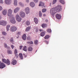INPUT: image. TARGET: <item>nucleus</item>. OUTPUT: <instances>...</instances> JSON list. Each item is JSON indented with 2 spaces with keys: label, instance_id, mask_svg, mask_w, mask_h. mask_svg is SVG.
I'll list each match as a JSON object with an SVG mask.
<instances>
[{
  "label": "nucleus",
  "instance_id": "a211bd4d",
  "mask_svg": "<svg viewBox=\"0 0 78 78\" xmlns=\"http://www.w3.org/2000/svg\"><path fill=\"white\" fill-rule=\"evenodd\" d=\"M22 38L23 40H26L27 38L26 35L25 34H24Z\"/></svg>",
  "mask_w": 78,
  "mask_h": 78
},
{
  "label": "nucleus",
  "instance_id": "e433bc0d",
  "mask_svg": "<svg viewBox=\"0 0 78 78\" xmlns=\"http://www.w3.org/2000/svg\"><path fill=\"white\" fill-rule=\"evenodd\" d=\"M57 2V0H53V2H52V4H55Z\"/></svg>",
  "mask_w": 78,
  "mask_h": 78
},
{
  "label": "nucleus",
  "instance_id": "bb28decb",
  "mask_svg": "<svg viewBox=\"0 0 78 78\" xmlns=\"http://www.w3.org/2000/svg\"><path fill=\"white\" fill-rule=\"evenodd\" d=\"M7 53L8 54H11L12 53V51L10 50H8L7 51Z\"/></svg>",
  "mask_w": 78,
  "mask_h": 78
},
{
  "label": "nucleus",
  "instance_id": "8fccbe9b",
  "mask_svg": "<svg viewBox=\"0 0 78 78\" xmlns=\"http://www.w3.org/2000/svg\"><path fill=\"white\" fill-rule=\"evenodd\" d=\"M19 4H20V5L21 6H23L21 2H20Z\"/></svg>",
  "mask_w": 78,
  "mask_h": 78
},
{
  "label": "nucleus",
  "instance_id": "a19ab883",
  "mask_svg": "<svg viewBox=\"0 0 78 78\" xmlns=\"http://www.w3.org/2000/svg\"><path fill=\"white\" fill-rule=\"evenodd\" d=\"M27 44H33V42L32 41H30L28 42H27Z\"/></svg>",
  "mask_w": 78,
  "mask_h": 78
},
{
  "label": "nucleus",
  "instance_id": "5701e85b",
  "mask_svg": "<svg viewBox=\"0 0 78 78\" xmlns=\"http://www.w3.org/2000/svg\"><path fill=\"white\" fill-rule=\"evenodd\" d=\"M45 34V32H42L41 33V34L40 35H41V37H44Z\"/></svg>",
  "mask_w": 78,
  "mask_h": 78
},
{
  "label": "nucleus",
  "instance_id": "423d86ee",
  "mask_svg": "<svg viewBox=\"0 0 78 78\" xmlns=\"http://www.w3.org/2000/svg\"><path fill=\"white\" fill-rule=\"evenodd\" d=\"M56 18L58 20H60L61 18V16L60 14H57L55 15Z\"/></svg>",
  "mask_w": 78,
  "mask_h": 78
},
{
  "label": "nucleus",
  "instance_id": "6e6d98bb",
  "mask_svg": "<svg viewBox=\"0 0 78 78\" xmlns=\"http://www.w3.org/2000/svg\"><path fill=\"white\" fill-rule=\"evenodd\" d=\"M43 31V30H42V29H40V31L41 32V31Z\"/></svg>",
  "mask_w": 78,
  "mask_h": 78
},
{
  "label": "nucleus",
  "instance_id": "2f4dec72",
  "mask_svg": "<svg viewBox=\"0 0 78 78\" xmlns=\"http://www.w3.org/2000/svg\"><path fill=\"white\" fill-rule=\"evenodd\" d=\"M30 29V27H28L27 29H26V31H28Z\"/></svg>",
  "mask_w": 78,
  "mask_h": 78
},
{
  "label": "nucleus",
  "instance_id": "c85d7f7f",
  "mask_svg": "<svg viewBox=\"0 0 78 78\" xmlns=\"http://www.w3.org/2000/svg\"><path fill=\"white\" fill-rule=\"evenodd\" d=\"M17 53H18L17 50L16 49H15L14 51V53L16 56V55H17Z\"/></svg>",
  "mask_w": 78,
  "mask_h": 78
},
{
  "label": "nucleus",
  "instance_id": "2eb2a0df",
  "mask_svg": "<svg viewBox=\"0 0 78 78\" xmlns=\"http://www.w3.org/2000/svg\"><path fill=\"white\" fill-rule=\"evenodd\" d=\"M44 5V3L42 2H40V4H39V6H43Z\"/></svg>",
  "mask_w": 78,
  "mask_h": 78
},
{
  "label": "nucleus",
  "instance_id": "f3484780",
  "mask_svg": "<svg viewBox=\"0 0 78 78\" xmlns=\"http://www.w3.org/2000/svg\"><path fill=\"white\" fill-rule=\"evenodd\" d=\"M10 0H6L5 1V3L6 4H9L10 3Z\"/></svg>",
  "mask_w": 78,
  "mask_h": 78
},
{
  "label": "nucleus",
  "instance_id": "1a4fd4ad",
  "mask_svg": "<svg viewBox=\"0 0 78 78\" xmlns=\"http://www.w3.org/2000/svg\"><path fill=\"white\" fill-rule=\"evenodd\" d=\"M29 10L30 9L29 7H27L26 8V9H25V11L27 14H28L30 13Z\"/></svg>",
  "mask_w": 78,
  "mask_h": 78
},
{
  "label": "nucleus",
  "instance_id": "c756f323",
  "mask_svg": "<svg viewBox=\"0 0 78 78\" xmlns=\"http://www.w3.org/2000/svg\"><path fill=\"white\" fill-rule=\"evenodd\" d=\"M10 27V25H7L6 27V29L7 31H8L9 30V28Z\"/></svg>",
  "mask_w": 78,
  "mask_h": 78
},
{
  "label": "nucleus",
  "instance_id": "5fc2aeb1",
  "mask_svg": "<svg viewBox=\"0 0 78 78\" xmlns=\"http://www.w3.org/2000/svg\"><path fill=\"white\" fill-rule=\"evenodd\" d=\"M26 2L27 3H28L29 2V0H26Z\"/></svg>",
  "mask_w": 78,
  "mask_h": 78
},
{
  "label": "nucleus",
  "instance_id": "49530a36",
  "mask_svg": "<svg viewBox=\"0 0 78 78\" xmlns=\"http://www.w3.org/2000/svg\"><path fill=\"white\" fill-rule=\"evenodd\" d=\"M0 3L2 4L3 3L2 0H0Z\"/></svg>",
  "mask_w": 78,
  "mask_h": 78
},
{
  "label": "nucleus",
  "instance_id": "58836bf2",
  "mask_svg": "<svg viewBox=\"0 0 78 78\" xmlns=\"http://www.w3.org/2000/svg\"><path fill=\"white\" fill-rule=\"evenodd\" d=\"M26 24L27 25H28V26L30 25V22H29V21H27L26 22Z\"/></svg>",
  "mask_w": 78,
  "mask_h": 78
},
{
  "label": "nucleus",
  "instance_id": "c9c22d12",
  "mask_svg": "<svg viewBox=\"0 0 78 78\" xmlns=\"http://www.w3.org/2000/svg\"><path fill=\"white\" fill-rule=\"evenodd\" d=\"M42 15V13L41 11L39 12V16H40V17H41Z\"/></svg>",
  "mask_w": 78,
  "mask_h": 78
},
{
  "label": "nucleus",
  "instance_id": "79ce46f5",
  "mask_svg": "<svg viewBox=\"0 0 78 78\" xmlns=\"http://www.w3.org/2000/svg\"><path fill=\"white\" fill-rule=\"evenodd\" d=\"M27 40L30 41V38L29 36H28V37H27Z\"/></svg>",
  "mask_w": 78,
  "mask_h": 78
},
{
  "label": "nucleus",
  "instance_id": "cd10ccee",
  "mask_svg": "<svg viewBox=\"0 0 78 78\" xmlns=\"http://www.w3.org/2000/svg\"><path fill=\"white\" fill-rule=\"evenodd\" d=\"M14 4L16 6L17 5V0H14Z\"/></svg>",
  "mask_w": 78,
  "mask_h": 78
},
{
  "label": "nucleus",
  "instance_id": "393cba45",
  "mask_svg": "<svg viewBox=\"0 0 78 78\" xmlns=\"http://www.w3.org/2000/svg\"><path fill=\"white\" fill-rule=\"evenodd\" d=\"M27 47L26 46H25L23 47V50L27 51Z\"/></svg>",
  "mask_w": 78,
  "mask_h": 78
},
{
  "label": "nucleus",
  "instance_id": "f8f14e48",
  "mask_svg": "<svg viewBox=\"0 0 78 78\" xmlns=\"http://www.w3.org/2000/svg\"><path fill=\"white\" fill-rule=\"evenodd\" d=\"M34 22L35 23V24H37L38 22V20L36 18H34Z\"/></svg>",
  "mask_w": 78,
  "mask_h": 78
},
{
  "label": "nucleus",
  "instance_id": "a18cd8bd",
  "mask_svg": "<svg viewBox=\"0 0 78 78\" xmlns=\"http://www.w3.org/2000/svg\"><path fill=\"white\" fill-rule=\"evenodd\" d=\"M20 34H21V32H17V34L18 35H20Z\"/></svg>",
  "mask_w": 78,
  "mask_h": 78
},
{
  "label": "nucleus",
  "instance_id": "052dcab7",
  "mask_svg": "<svg viewBox=\"0 0 78 78\" xmlns=\"http://www.w3.org/2000/svg\"><path fill=\"white\" fill-rule=\"evenodd\" d=\"M23 55H24V56H25V57H26V56L25 55V54H23Z\"/></svg>",
  "mask_w": 78,
  "mask_h": 78
},
{
  "label": "nucleus",
  "instance_id": "4c0bfd02",
  "mask_svg": "<svg viewBox=\"0 0 78 78\" xmlns=\"http://www.w3.org/2000/svg\"><path fill=\"white\" fill-rule=\"evenodd\" d=\"M38 41L37 40H36L35 41H34V43H35V44H38Z\"/></svg>",
  "mask_w": 78,
  "mask_h": 78
},
{
  "label": "nucleus",
  "instance_id": "dca6fc26",
  "mask_svg": "<svg viewBox=\"0 0 78 78\" xmlns=\"http://www.w3.org/2000/svg\"><path fill=\"white\" fill-rule=\"evenodd\" d=\"M30 6L32 7H34L35 6V4L34 2H31L30 4Z\"/></svg>",
  "mask_w": 78,
  "mask_h": 78
},
{
  "label": "nucleus",
  "instance_id": "6ab92c4d",
  "mask_svg": "<svg viewBox=\"0 0 78 78\" xmlns=\"http://www.w3.org/2000/svg\"><path fill=\"white\" fill-rule=\"evenodd\" d=\"M16 63L17 61L16 60H14L12 62L11 64H13V65H15L16 64Z\"/></svg>",
  "mask_w": 78,
  "mask_h": 78
},
{
  "label": "nucleus",
  "instance_id": "13d9d810",
  "mask_svg": "<svg viewBox=\"0 0 78 78\" xmlns=\"http://www.w3.org/2000/svg\"><path fill=\"white\" fill-rule=\"evenodd\" d=\"M46 44H48V42H46Z\"/></svg>",
  "mask_w": 78,
  "mask_h": 78
},
{
  "label": "nucleus",
  "instance_id": "412c9836",
  "mask_svg": "<svg viewBox=\"0 0 78 78\" xmlns=\"http://www.w3.org/2000/svg\"><path fill=\"white\" fill-rule=\"evenodd\" d=\"M19 57L21 59H23V55L22 53H20Z\"/></svg>",
  "mask_w": 78,
  "mask_h": 78
},
{
  "label": "nucleus",
  "instance_id": "bf43d9fd",
  "mask_svg": "<svg viewBox=\"0 0 78 78\" xmlns=\"http://www.w3.org/2000/svg\"><path fill=\"white\" fill-rule=\"evenodd\" d=\"M45 21L46 22H48V20H46Z\"/></svg>",
  "mask_w": 78,
  "mask_h": 78
},
{
  "label": "nucleus",
  "instance_id": "e2e57ef3",
  "mask_svg": "<svg viewBox=\"0 0 78 78\" xmlns=\"http://www.w3.org/2000/svg\"><path fill=\"white\" fill-rule=\"evenodd\" d=\"M48 0H45V1H47Z\"/></svg>",
  "mask_w": 78,
  "mask_h": 78
},
{
  "label": "nucleus",
  "instance_id": "20e7f679",
  "mask_svg": "<svg viewBox=\"0 0 78 78\" xmlns=\"http://www.w3.org/2000/svg\"><path fill=\"white\" fill-rule=\"evenodd\" d=\"M5 66V65L3 63L1 62L0 61V68L3 69Z\"/></svg>",
  "mask_w": 78,
  "mask_h": 78
},
{
  "label": "nucleus",
  "instance_id": "603ef678",
  "mask_svg": "<svg viewBox=\"0 0 78 78\" xmlns=\"http://www.w3.org/2000/svg\"><path fill=\"white\" fill-rule=\"evenodd\" d=\"M2 10V7L1 6H0V11Z\"/></svg>",
  "mask_w": 78,
  "mask_h": 78
},
{
  "label": "nucleus",
  "instance_id": "f704fd0d",
  "mask_svg": "<svg viewBox=\"0 0 78 78\" xmlns=\"http://www.w3.org/2000/svg\"><path fill=\"white\" fill-rule=\"evenodd\" d=\"M46 11V9H42V12H45Z\"/></svg>",
  "mask_w": 78,
  "mask_h": 78
},
{
  "label": "nucleus",
  "instance_id": "9d476101",
  "mask_svg": "<svg viewBox=\"0 0 78 78\" xmlns=\"http://www.w3.org/2000/svg\"><path fill=\"white\" fill-rule=\"evenodd\" d=\"M41 26L43 28H44L47 27V25L45 23H42L41 25Z\"/></svg>",
  "mask_w": 78,
  "mask_h": 78
},
{
  "label": "nucleus",
  "instance_id": "c03bdc74",
  "mask_svg": "<svg viewBox=\"0 0 78 78\" xmlns=\"http://www.w3.org/2000/svg\"><path fill=\"white\" fill-rule=\"evenodd\" d=\"M2 34L4 35L6 34V33L5 32H2Z\"/></svg>",
  "mask_w": 78,
  "mask_h": 78
},
{
  "label": "nucleus",
  "instance_id": "a878e982",
  "mask_svg": "<svg viewBox=\"0 0 78 78\" xmlns=\"http://www.w3.org/2000/svg\"><path fill=\"white\" fill-rule=\"evenodd\" d=\"M47 31L48 33H50L51 32V29H48L47 30Z\"/></svg>",
  "mask_w": 78,
  "mask_h": 78
},
{
  "label": "nucleus",
  "instance_id": "4468645a",
  "mask_svg": "<svg viewBox=\"0 0 78 78\" xmlns=\"http://www.w3.org/2000/svg\"><path fill=\"white\" fill-rule=\"evenodd\" d=\"M5 63H6L8 65H9L10 64V62L9 59H7L5 62Z\"/></svg>",
  "mask_w": 78,
  "mask_h": 78
},
{
  "label": "nucleus",
  "instance_id": "9b49d317",
  "mask_svg": "<svg viewBox=\"0 0 78 78\" xmlns=\"http://www.w3.org/2000/svg\"><path fill=\"white\" fill-rule=\"evenodd\" d=\"M20 8H19L17 7L16 8L14 11V13H16L18 12Z\"/></svg>",
  "mask_w": 78,
  "mask_h": 78
},
{
  "label": "nucleus",
  "instance_id": "de8ad7c7",
  "mask_svg": "<svg viewBox=\"0 0 78 78\" xmlns=\"http://www.w3.org/2000/svg\"><path fill=\"white\" fill-rule=\"evenodd\" d=\"M34 2L35 3H37L38 2V0H34Z\"/></svg>",
  "mask_w": 78,
  "mask_h": 78
},
{
  "label": "nucleus",
  "instance_id": "b1692460",
  "mask_svg": "<svg viewBox=\"0 0 78 78\" xmlns=\"http://www.w3.org/2000/svg\"><path fill=\"white\" fill-rule=\"evenodd\" d=\"M59 1L62 4H65V2L64 0H59Z\"/></svg>",
  "mask_w": 78,
  "mask_h": 78
},
{
  "label": "nucleus",
  "instance_id": "6e6552de",
  "mask_svg": "<svg viewBox=\"0 0 78 78\" xmlns=\"http://www.w3.org/2000/svg\"><path fill=\"white\" fill-rule=\"evenodd\" d=\"M20 15L22 18H24L25 16V14L24 12H21L20 13Z\"/></svg>",
  "mask_w": 78,
  "mask_h": 78
},
{
  "label": "nucleus",
  "instance_id": "ea45409f",
  "mask_svg": "<svg viewBox=\"0 0 78 78\" xmlns=\"http://www.w3.org/2000/svg\"><path fill=\"white\" fill-rule=\"evenodd\" d=\"M2 62H3L5 63L7 60H6V59H2Z\"/></svg>",
  "mask_w": 78,
  "mask_h": 78
},
{
  "label": "nucleus",
  "instance_id": "09e8293b",
  "mask_svg": "<svg viewBox=\"0 0 78 78\" xmlns=\"http://www.w3.org/2000/svg\"><path fill=\"white\" fill-rule=\"evenodd\" d=\"M4 46L5 48H7V45L5 43L4 44Z\"/></svg>",
  "mask_w": 78,
  "mask_h": 78
},
{
  "label": "nucleus",
  "instance_id": "f257e3e1",
  "mask_svg": "<svg viewBox=\"0 0 78 78\" xmlns=\"http://www.w3.org/2000/svg\"><path fill=\"white\" fill-rule=\"evenodd\" d=\"M62 10V6L60 5H58L55 8L51 9L50 10V13L51 15H53L56 12H59Z\"/></svg>",
  "mask_w": 78,
  "mask_h": 78
},
{
  "label": "nucleus",
  "instance_id": "680f3d73",
  "mask_svg": "<svg viewBox=\"0 0 78 78\" xmlns=\"http://www.w3.org/2000/svg\"><path fill=\"white\" fill-rule=\"evenodd\" d=\"M19 37H19V36H18V37H17V38H19Z\"/></svg>",
  "mask_w": 78,
  "mask_h": 78
},
{
  "label": "nucleus",
  "instance_id": "864d4df0",
  "mask_svg": "<svg viewBox=\"0 0 78 78\" xmlns=\"http://www.w3.org/2000/svg\"><path fill=\"white\" fill-rule=\"evenodd\" d=\"M23 46H20V50H21V49H22V48H23Z\"/></svg>",
  "mask_w": 78,
  "mask_h": 78
},
{
  "label": "nucleus",
  "instance_id": "ddd939ff",
  "mask_svg": "<svg viewBox=\"0 0 78 78\" xmlns=\"http://www.w3.org/2000/svg\"><path fill=\"white\" fill-rule=\"evenodd\" d=\"M7 13V11L6 10H3L2 11V14L4 15H5Z\"/></svg>",
  "mask_w": 78,
  "mask_h": 78
},
{
  "label": "nucleus",
  "instance_id": "f03ea898",
  "mask_svg": "<svg viewBox=\"0 0 78 78\" xmlns=\"http://www.w3.org/2000/svg\"><path fill=\"white\" fill-rule=\"evenodd\" d=\"M16 18L18 22H20L22 20V18L18 14L16 15Z\"/></svg>",
  "mask_w": 78,
  "mask_h": 78
},
{
  "label": "nucleus",
  "instance_id": "37998d69",
  "mask_svg": "<svg viewBox=\"0 0 78 78\" xmlns=\"http://www.w3.org/2000/svg\"><path fill=\"white\" fill-rule=\"evenodd\" d=\"M10 41L11 42H13V38H11V39L10 40Z\"/></svg>",
  "mask_w": 78,
  "mask_h": 78
},
{
  "label": "nucleus",
  "instance_id": "72a5a7b5",
  "mask_svg": "<svg viewBox=\"0 0 78 78\" xmlns=\"http://www.w3.org/2000/svg\"><path fill=\"white\" fill-rule=\"evenodd\" d=\"M4 22L3 23V26H6L7 24V22L6 21H4Z\"/></svg>",
  "mask_w": 78,
  "mask_h": 78
},
{
  "label": "nucleus",
  "instance_id": "3c124183",
  "mask_svg": "<svg viewBox=\"0 0 78 78\" xmlns=\"http://www.w3.org/2000/svg\"><path fill=\"white\" fill-rule=\"evenodd\" d=\"M11 47L12 49H13L14 48V46H13V45H12L11 46Z\"/></svg>",
  "mask_w": 78,
  "mask_h": 78
},
{
  "label": "nucleus",
  "instance_id": "473e14b6",
  "mask_svg": "<svg viewBox=\"0 0 78 78\" xmlns=\"http://www.w3.org/2000/svg\"><path fill=\"white\" fill-rule=\"evenodd\" d=\"M4 22L3 23V26H6L7 24V22L6 21H4Z\"/></svg>",
  "mask_w": 78,
  "mask_h": 78
},
{
  "label": "nucleus",
  "instance_id": "39448f33",
  "mask_svg": "<svg viewBox=\"0 0 78 78\" xmlns=\"http://www.w3.org/2000/svg\"><path fill=\"white\" fill-rule=\"evenodd\" d=\"M17 29L16 27L12 26L11 28V30L12 32H14L16 31Z\"/></svg>",
  "mask_w": 78,
  "mask_h": 78
},
{
  "label": "nucleus",
  "instance_id": "7ed1b4c3",
  "mask_svg": "<svg viewBox=\"0 0 78 78\" xmlns=\"http://www.w3.org/2000/svg\"><path fill=\"white\" fill-rule=\"evenodd\" d=\"M10 22L13 24H15L16 23V21L15 20V17L14 16L11 17V19L10 20Z\"/></svg>",
  "mask_w": 78,
  "mask_h": 78
},
{
  "label": "nucleus",
  "instance_id": "4d7b16f0",
  "mask_svg": "<svg viewBox=\"0 0 78 78\" xmlns=\"http://www.w3.org/2000/svg\"><path fill=\"white\" fill-rule=\"evenodd\" d=\"M43 16H46V14H43Z\"/></svg>",
  "mask_w": 78,
  "mask_h": 78
},
{
  "label": "nucleus",
  "instance_id": "0eeeda50",
  "mask_svg": "<svg viewBox=\"0 0 78 78\" xmlns=\"http://www.w3.org/2000/svg\"><path fill=\"white\" fill-rule=\"evenodd\" d=\"M12 10L11 9H9L8 10V15L9 16H11L12 15Z\"/></svg>",
  "mask_w": 78,
  "mask_h": 78
},
{
  "label": "nucleus",
  "instance_id": "aec40b11",
  "mask_svg": "<svg viewBox=\"0 0 78 78\" xmlns=\"http://www.w3.org/2000/svg\"><path fill=\"white\" fill-rule=\"evenodd\" d=\"M50 37V36L49 35H47L45 36L44 37V38L45 39H48Z\"/></svg>",
  "mask_w": 78,
  "mask_h": 78
},
{
  "label": "nucleus",
  "instance_id": "4be33fe9",
  "mask_svg": "<svg viewBox=\"0 0 78 78\" xmlns=\"http://www.w3.org/2000/svg\"><path fill=\"white\" fill-rule=\"evenodd\" d=\"M33 50V48L31 47H29L28 48V50L29 51H31Z\"/></svg>",
  "mask_w": 78,
  "mask_h": 78
},
{
  "label": "nucleus",
  "instance_id": "7c9ffc66",
  "mask_svg": "<svg viewBox=\"0 0 78 78\" xmlns=\"http://www.w3.org/2000/svg\"><path fill=\"white\" fill-rule=\"evenodd\" d=\"M4 22V20L0 21V25L3 26V23Z\"/></svg>",
  "mask_w": 78,
  "mask_h": 78
}]
</instances>
